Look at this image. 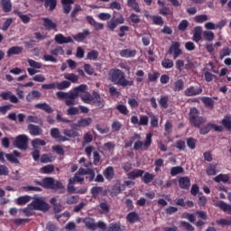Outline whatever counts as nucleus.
<instances>
[{
    "mask_svg": "<svg viewBox=\"0 0 231 231\" xmlns=\"http://www.w3.org/2000/svg\"><path fill=\"white\" fill-rule=\"evenodd\" d=\"M189 120L190 125L193 127H196L197 129H199V134L205 135L208 134L212 129L216 133H223V126L221 125H217L216 124L213 123H208L207 124V117L200 116H199V110L196 107H192L189 110ZM203 124H207L203 125Z\"/></svg>",
    "mask_w": 231,
    "mask_h": 231,
    "instance_id": "1",
    "label": "nucleus"
},
{
    "mask_svg": "<svg viewBox=\"0 0 231 231\" xmlns=\"http://www.w3.org/2000/svg\"><path fill=\"white\" fill-rule=\"evenodd\" d=\"M86 89H88L87 85H79V87L74 88L73 92L58 91L56 93V97L58 100H65V106L69 107L67 109V115L69 116H75L79 115V107L73 106H75V100L79 98V97L80 96V93H85Z\"/></svg>",
    "mask_w": 231,
    "mask_h": 231,
    "instance_id": "2",
    "label": "nucleus"
},
{
    "mask_svg": "<svg viewBox=\"0 0 231 231\" xmlns=\"http://www.w3.org/2000/svg\"><path fill=\"white\" fill-rule=\"evenodd\" d=\"M109 80L113 84L122 86V88H127V86H134V81L125 79V73L120 70V69H112L108 73Z\"/></svg>",
    "mask_w": 231,
    "mask_h": 231,
    "instance_id": "3",
    "label": "nucleus"
},
{
    "mask_svg": "<svg viewBox=\"0 0 231 231\" xmlns=\"http://www.w3.org/2000/svg\"><path fill=\"white\" fill-rule=\"evenodd\" d=\"M97 17L100 21H107L106 28L110 32H115L119 24H124V23H125V18H124L123 14H120L117 18L116 16H113L111 18V14L109 13H100Z\"/></svg>",
    "mask_w": 231,
    "mask_h": 231,
    "instance_id": "4",
    "label": "nucleus"
},
{
    "mask_svg": "<svg viewBox=\"0 0 231 231\" xmlns=\"http://www.w3.org/2000/svg\"><path fill=\"white\" fill-rule=\"evenodd\" d=\"M43 189H51V190H57L59 194H64L66 192V188L60 180H55L51 177H45L42 180Z\"/></svg>",
    "mask_w": 231,
    "mask_h": 231,
    "instance_id": "5",
    "label": "nucleus"
},
{
    "mask_svg": "<svg viewBox=\"0 0 231 231\" xmlns=\"http://www.w3.org/2000/svg\"><path fill=\"white\" fill-rule=\"evenodd\" d=\"M82 221L88 230H97V228L106 230L107 228V225H106L102 220L96 223L94 218L85 217Z\"/></svg>",
    "mask_w": 231,
    "mask_h": 231,
    "instance_id": "6",
    "label": "nucleus"
},
{
    "mask_svg": "<svg viewBox=\"0 0 231 231\" xmlns=\"http://www.w3.org/2000/svg\"><path fill=\"white\" fill-rule=\"evenodd\" d=\"M29 207H32L33 210H41L42 212H48L50 210V204L41 198L34 199Z\"/></svg>",
    "mask_w": 231,
    "mask_h": 231,
    "instance_id": "7",
    "label": "nucleus"
},
{
    "mask_svg": "<svg viewBox=\"0 0 231 231\" xmlns=\"http://www.w3.org/2000/svg\"><path fill=\"white\" fill-rule=\"evenodd\" d=\"M152 143V134L148 133L146 134L144 143L142 142L141 140L134 143V151H141L142 147H145L146 149H149Z\"/></svg>",
    "mask_w": 231,
    "mask_h": 231,
    "instance_id": "8",
    "label": "nucleus"
},
{
    "mask_svg": "<svg viewBox=\"0 0 231 231\" xmlns=\"http://www.w3.org/2000/svg\"><path fill=\"white\" fill-rule=\"evenodd\" d=\"M14 145L20 151H26L28 149V135H18L14 142Z\"/></svg>",
    "mask_w": 231,
    "mask_h": 231,
    "instance_id": "9",
    "label": "nucleus"
},
{
    "mask_svg": "<svg viewBox=\"0 0 231 231\" xmlns=\"http://www.w3.org/2000/svg\"><path fill=\"white\" fill-rule=\"evenodd\" d=\"M180 42H172L168 50L169 55H173V59L175 60L183 53V51L180 49Z\"/></svg>",
    "mask_w": 231,
    "mask_h": 231,
    "instance_id": "10",
    "label": "nucleus"
},
{
    "mask_svg": "<svg viewBox=\"0 0 231 231\" xmlns=\"http://www.w3.org/2000/svg\"><path fill=\"white\" fill-rule=\"evenodd\" d=\"M93 124V119L91 117H82L78 120L77 123H73L70 127L72 129H77V127H89Z\"/></svg>",
    "mask_w": 231,
    "mask_h": 231,
    "instance_id": "11",
    "label": "nucleus"
},
{
    "mask_svg": "<svg viewBox=\"0 0 231 231\" xmlns=\"http://www.w3.org/2000/svg\"><path fill=\"white\" fill-rule=\"evenodd\" d=\"M203 93V88L198 86H190L187 88L184 91L185 97H198Z\"/></svg>",
    "mask_w": 231,
    "mask_h": 231,
    "instance_id": "12",
    "label": "nucleus"
},
{
    "mask_svg": "<svg viewBox=\"0 0 231 231\" xmlns=\"http://www.w3.org/2000/svg\"><path fill=\"white\" fill-rule=\"evenodd\" d=\"M51 136L57 140L58 142H69V138L60 134V131L59 128H51Z\"/></svg>",
    "mask_w": 231,
    "mask_h": 231,
    "instance_id": "13",
    "label": "nucleus"
},
{
    "mask_svg": "<svg viewBox=\"0 0 231 231\" xmlns=\"http://www.w3.org/2000/svg\"><path fill=\"white\" fill-rule=\"evenodd\" d=\"M27 129L31 136H41V134H42L43 133L42 128H41V126L33 124L28 125Z\"/></svg>",
    "mask_w": 231,
    "mask_h": 231,
    "instance_id": "14",
    "label": "nucleus"
},
{
    "mask_svg": "<svg viewBox=\"0 0 231 231\" xmlns=\"http://www.w3.org/2000/svg\"><path fill=\"white\" fill-rule=\"evenodd\" d=\"M86 21L88 23V24H90V26H93L96 32H98V30H104V23L96 22L93 16L91 15L86 16Z\"/></svg>",
    "mask_w": 231,
    "mask_h": 231,
    "instance_id": "15",
    "label": "nucleus"
},
{
    "mask_svg": "<svg viewBox=\"0 0 231 231\" xmlns=\"http://www.w3.org/2000/svg\"><path fill=\"white\" fill-rule=\"evenodd\" d=\"M54 41L57 44H69V42H73V38L70 36L65 37L64 34L59 33L55 35Z\"/></svg>",
    "mask_w": 231,
    "mask_h": 231,
    "instance_id": "16",
    "label": "nucleus"
},
{
    "mask_svg": "<svg viewBox=\"0 0 231 231\" xmlns=\"http://www.w3.org/2000/svg\"><path fill=\"white\" fill-rule=\"evenodd\" d=\"M136 50L132 49H124L119 51L120 57H123L124 59H133L134 57H136Z\"/></svg>",
    "mask_w": 231,
    "mask_h": 231,
    "instance_id": "17",
    "label": "nucleus"
},
{
    "mask_svg": "<svg viewBox=\"0 0 231 231\" xmlns=\"http://www.w3.org/2000/svg\"><path fill=\"white\" fill-rule=\"evenodd\" d=\"M5 158L11 163H19L17 158H21V153L17 150H14L12 153H6Z\"/></svg>",
    "mask_w": 231,
    "mask_h": 231,
    "instance_id": "18",
    "label": "nucleus"
},
{
    "mask_svg": "<svg viewBox=\"0 0 231 231\" xmlns=\"http://www.w3.org/2000/svg\"><path fill=\"white\" fill-rule=\"evenodd\" d=\"M179 187L184 190H189V189H190V178L180 177L179 179Z\"/></svg>",
    "mask_w": 231,
    "mask_h": 231,
    "instance_id": "19",
    "label": "nucleus"
},
{
    "mask_svg": "<svg viewBox=\"0 0 231 231\" xmlns=\"http://www.w3.org/2000/svg\"><path fill=\"white\" fill-rule=\"evenodd\" d=\"M92 104H94V106H96V107L102 109L104 107V106H106V101H104V99H102V97H100L99 94H96L92 97Z\"/></svg>",
    "mask_w": 231,
    "mask_h": 231,
    "instance_id": "20",
    "label": "nucleus"
},
{
    "mask_svg": "<svg viewBox=\"0 0 231 231\" xmlns=\"http://www.w3.org/2000/svg\"><path fill=\"white\" fill-rule=\"evenodd\" d=\"M143 170L135 169L126 174L128 180H136V178H142L143 176Z\"/></svg>",
    "mask_w": 231,
    "mask_h": 231,
    "instance_id": "21",
    "label": "nucleus"
},
{
    "mask_svg": "<svg viewBox=\"0 0 231 231\" xmlns=\"http://www.w3.org/2000/svg\"><path fill=\"white\" fill-rule=\"evenodd\" d=\"M77 128H72V129H64L63 130V136H65V138H79V136H80V134H79L78 131H76Z\"/></svg>",
    "mask_w": 231,
    "mask_h": 231,
    "instance_id": "22",
    "label": "nucleus"
},
{
    "mask_svg": "<svg viewBox=\"0 0 231 231\" xmlns=\"http://www.w3.org/2000/svg\"><path fill=\"white\" fill-rule=\"evenodd\" d=\"M43 26L47 32H51V30H57V24L53 23L50 18H42Z\"/></svg>",
    "mask_w": 231,
    "mask_h": 231,
    "instance_id": "23",
    "label": "nucleus"
},
{
    "mask_svg": "<svg viewBox=\"0 0 231 231\" xmlns=\"http://www.w3.org/2000/svg\"><path fill=\"white\" fill-rule=\"evenodd\" d=\"M90 192L93 198H98L99 194H102V196H106V194H107V191L104 190V188L100 186L92 187V189H90Z\"/></svg>",
    "mask_w": 231,
    "mask_h": 231,
    "instance_id": "24",
    "label": "nucleus"
},
{
    "mask_svg": "<svg viewBox=\"0 0 231 231\" xmlns=\"http://www.w3.org/2000/svg\"><path fill=\"white\" fill-rule=\"evenodd\" d=\"M216 207H218L223 212H227V214H231V205L226 204V202L223 200L217 201L215 203Z\"/></svg>",
    "mask_w": 231,
    "mask_h": 231,
    "instance_id": "25",
    "label": "nucleus"
},
{
    "mask_svg": "<svg viewBox=\"0 0 231 231\" xmlns=\"http://www.w3.org/2000/svg\"><path fill=\"white\" fill-rule=\"evenodd\" d=\"M88 35H89V30L84 29L82 32H79L78 34L74 35L73 39L76 41V42H83Z\"/></svg>",
    "mask_w": 231,
    "mask_h": 231,
    "instance_id": "26",
    "label": "nucleus"
},
{
    "mask_svg": "<svg viewBox=\"0 0 231 231\" xmlns=\"http://www.w3.org/2000/svg\"><path fill=\"white\" fill-rule=\"evenodd\" d=\"M126 220L128 221V223H131L132 225L134 223H138V221H140V215H138V213L134 211H132L127 214Z\"/></svg>",
    "mask_w": 231,
    "mask_h": 231,
    "instance_id": "27",
    "label": "nucleus"
},
{
    "mask_svg": "<svg viewBox=\"0 0 231 231\" xmlns=\"http://www.w3.org/2000/svg\"><path fill=\"white\" fill-rule=\"evenodd\" d=\"M103 174L106 180H108L109 181H111V180L115 178V168H113V166L106 167L103 171Z\"/></svg>",
    "mask_w": 231,
    "mask_h": 231,
    "instance_id": "28",
    "label": "nucleus"
},
{
    "mask_svg": "<svg viewBox=\"0 0 231 231\" xmlns=\"http://www.w3.org/2000/svg\"><path fill=\"white\" fill-rule=\"evenodd\" d=\"M0 5L5 14L12 12V0H0Z\"/></svg>",
    "mask_w": 231,
    "mask_h": 231,
    "instance_id": "29",
    "label": "nucleus"
},
{
    "mask_svg": "<svg viewBox=\"0 0 231 231\" xmlns=\"http://www.w3.org/2000/svg\"><path fill=\"white\" fill-rule=\"evenodd\" d=\"M41 97V92H39L38 90H32L28 93V95L25 97V99L28 102H32V100H35V98L40 99Z\"/></svg>",
    "mask_w": 231,
    "mask_h": 231,
    "instance_id": "30",
    "label": "nucleus"
},
{
    "mask_svg": "<svg viewBox=\"0 0 231 231\" xmlns=\"http://www.w3.org/2000/svg\"><path fill=\"white\" fill-rule=\"evenodd\" d=\"M220 124L223 125V127H225L226 131H231V116L226 115L220 121Z\"/></svg>",
    "mask_w": 231,
    "mask_h": 231,
    "instance_id": "31",
    "label": "nucleus"
},
{
    "mask_svg": "<svg viewBox=\"0 0 231 231\" xmlns=\"http://www.w3.org/2000/svg\"><path fill=\"white\" fill-rule=\"evenodd\" d=\"M21 53H23V47L19 46L11 47L6 52L7 57H12V55H21Z\"/></svg>",
    "mask_w": 231,
    "mask_h": 231,
    "instance_id": "32",
    "label": "nucleus"
},
{
    "mask_svg": "<svg viewBox=\"0 0 231 231\" xmlns=\"http://www.w3.org/2000/svg\"><path fill=\"white\" fill-rule=\"evenodd\" d=\"M206 172L208 176H216L217 174V163H209Z\"/></svg>",
    "mask_w": 231,
    "mask_h": 231,
    "instance_id": "33",
    "label": "nucleus"
},
{
    "mask_svg": "<svg viewBox=\"0 0 231 231\" xmlns=\"http://www.w3.org/2000/svg\"><path fill=\"white\" fill-rule=\"evenodd\" d=\"M201 33H203V29L199 26L195 27L193 31V41L194 42H199L201 41Z\"/></svg>",
    "mask_w": 231,
    "mask_h": 231,
    "instance_id": "34",
    "label": "nucleus"
},
{
    "mask_svg": "<svg viewBox=\"0 0 231 231\" xmlns=\"http://www.w3.org/2000/svg\"><path fill=\"white\" fill-rule=\"evenodd\" d=\"M73 0H61V5L63 6V14H69L71 12V5H73Z\"/></svg>",
    "mask_w": 231,
    "mask_h": 231,
    "instance_id": "35",
    "label": "nucleus"
},
{
    "mask_svg": "<svg viewBox=\"0 0 231 231\" xmlns=\"http://www.w3.org/2000/svg\"><path fill=\"white\" fill-rule=\"evenodd\" d=\"M155 178V175L153 173H151L149 171H144L142 176V181H143L146 185H149Z\"/></svg>",
    "mask_w": 231,
    "mask_h": 231,
    "instance_id": "36",
    "label": "nucleus"
},
{
    "mask_svg": "<svg viewBox=\"0 0 231 231\" xmlns=\"http://www.w3.org/2000/svg\"><path fill=\"white\" fill-rule=\"evenodd\" d=\"M14 14L15 15H18V17L21 19V21H22V23H23V24H28V23H30V21H32L30 16H28L26 14H23V13L17 9L14 10Z\"/></svg>",
    "mask_w": 231,
    "mask_h": 231,
    "instance_id": "37",
    "label": "nucleus"
},
{
    "mask_svg": "<svg viewBox=\"0 0 231 231\" xmlns=\"http://www.w3.org/2000/svg\"><path fill=\"white\" fill-rule=\"evenodd\" d=\"M127 6L129 8H132L134 12H136L137 14H140L142 12V9H140V5H138V2L136 0H127Z\"/></svg>",
    "mask_w": 231,
    "mask_h": 231,
    "instance_id": "38",
    "label": "nucleus"
},
{
    "mask_svg": "<svg viewBox=\"0 0 231 231\" xmlns=\"http://www.w3.org/2000/svg\"><path fill=\"white\" fill-rule=\"evenodd\" d=\"M230 177L228 176V174L220 173L214 178V181H216V183H221V181L223 183H228Z\"/></svg>",
    "mask_w": 231,
    "mask_h": 231,
    "instance_id": "39",
    "label": "nucleus"
},
{
    "mask_svg": "<svg viewBox=\"0 0 231 231\" xmlns=\"http://www.w3.org/2000/svg\"><path fill=\"white\" fill-rule=\"evenodd\" d=\"M35 107H36V109H42V111H45V113H49V114L53 113V109L47 103L36 104Z\"/></svg>",
    "mask_w": 231,
    "mask_h": 231,
    "instance_id": "40",
    "label": "nucleus"
},
{
    "mask_svg": "<svg viewBox=\"0 0 231 231\" xmlns=\"http://www.w3.org/2000/svg\"><path fill=\"white\" fill-rule=\"evenodd\" d=\"M41 163H51L55 162V157L51 153H44L41 156Z\"/></svg>",
    "mask_w": 231,
    "mask_h": 231,
    "instance_id": "41",
    "label": "nucleus"
},
{
    "mask_svg": "<svg viewBox=\"0 0 231 231\" xmlns=\"http://www.w3.org/2000/svg\"><path fill=\"white\" fill-rule=\"evenodd\" d=\"M40 171L42 174H51V172H55V166L53 164H48L42 167Z\"/></svg>",
    "mask_w": 231,
    "mask_h": 231,
    "instance_id": "42",
    "label": "nucleus"
},
{
    "mask_svg": "<svg viewBox=\"0 0 231 231\" xmlns=\"http://www.w3.org/2000/svg\"><path fill=\"white\" fill-rule=\"evenodd\" d=\"M31 143L33 149H39L40 146L44 147V145H46V141L40 138H36L33 139Z\"/></svg>",
    "mask_w": 231,
    "mask_h": 231,
    "instance_id": "43",
    "label": "nucleus"
},
{
    "mask_svg": "<svg viewBox=\"0 0 231 231\" xmlns=\"http://www.w3.org/2000/svg\"><path fill=\"white\" fill-rule=\"evenodd\" d=\"M202 35H203V39L208 42H212V41L216 39V34H214V32L211 31H204Z\"/></svg>",
    "mask_w": 231,
    "mask_h": 231,
    "instance_id": "44",
    "label": "nucleus"
},
{
    "mask_svg": "<svg viewBox=\"0 0 231 231\" xmlns=\"http://www.w3.org/2000/svg\"><path fill=\"white\" fill-rule=\"evenodd\" d=\"M30 199H32V197L28 195L21 196L18 199H16V205H26V203H30Z\"/></svg>",
    "mask_w": 231,
    "mask_h": 231,
    "instance_id": "45",
    "label": "nucleus"
},
{
    "mask_svg": "<svg viewBox=\"0 0 231 231\" xmlns=\"http://www.w3.org/2000/svg\"><path fill=\"white\" fill-rule=\"evenodd\" d=\"M64 79L66 80H69V82H72V84H77V82H79V76L75 73L64 74Z\"/></svg>",
    "mask_w": 231,
    "mask_h": 231,
    "instance_id": "46",
    "label": "nucleus"
},
{
    "mask_svg": "<svg viewBox=\"0 0 231 231\" xmlns=\"http://www.w3.org/2000/svg\"><path fill=\"white\" fill-rule=\"evenodd\" d=\"M99 53L97 50H92L87 54V60H98Z\"/></svg>",
    "mask_w": 231,
    "mask_h": 231,
    "instance_id": "47",
    "label": "nucleus"
},
{
    "mask_svg": "<svg viewBox=\"0 0 231 231\" xmlns=\"http://www.w3.org/2000/svg\"><path fill=\"white\" fill-rule=\"evenodd\" d=\"M98 207L100 214H109V204L107 201L100 202Z\"/></svg>",
    "mask_w": 231,
    "mask_h": 231,
    "instance_id": "48",
    "label": "nucleus"
},
{
    "mask_svg": "<svg viewBox=\"0 0 231 231\" xmlns=\"http://www.w3.org/2000/svg\"><path fill=\"white\" fill-rule=\"evenodd\" d=\"M204 79L206 80V82H212V80H214V79H216V75L212 74L210 72V69H204Z\"/></svg>",
    "mask_w": 231,
    "mask_h": 231,
    "instance_id": "49",
    "label": "nucleus"
},
{
    "mask_svg": "<svg viewBox=\"0 0 231 231\" xmlns=\"http://www.w3.org/2000/svg\"><path fill=\"white\" fill-rule=\"evenodd\" d=\"M80 98L84 104H91L93 101V96L89 92H85L80 96Z\"/></svg>",
    "mask_w": 231,
    "mask_h": 231,
    "instance_id": "50",
    "label": "nucleus"
},
{
    "mask_svg": "<svg viewBox=\"0 0 231 231\" xmlns=\"http://www.w3.org/2000/svg\"><path fill=\"white\" fill-rule=\"evenodd\" d=\"M71 86V83L68 80H63L61 82H56V88L57 89H60L62 91V89H68Z\"/></svg>",
    "mask_w": 231,
    "mask_h": 231,
    "instance_id": "51",
    "label": "nucleus"
},
{
    "mask_svg": "<svg viewBox=\"0 0 231 231\" xmlns=\"http://www.w3.org/2000/svg\"><path fill=\"white\" fill-rule=\"evenodd\" d=\"M108 229L110 231H124L122 228V224L120 222H114L109 224Z\"/></svg>",
    "mask_w": 231,
    "mask_h": 231,
    "instance_id": "52",
    "label": "nucleus"
},
{
    "mask_svg": "<svg viewBox=\"0 0 231 231\" xmlns=\"http://www.w3.org/2000/svg\"><path fill=\"white\" fill-rule=\"evenodd\" d=\"M183 88H185V83L183 79H178L174 82L173 91H182Z\"/></svg>",
    "mask_w": 231,
    "mask_h": 231,
    "instance_id": "53",
    "label": "nucleus"
},
{
    "mask_svg": "<svg viewBox=\"0 0 231 231\" xmlns=\"http://www.w3.org/2000/svg\"><path fill=\"white\" fill-rule=\"evenodd\" d=\"M162 66L165 69H171V68H173L174 66V61H172V60L170 59H164L162 60Z\"/></svg>",
    "mask_w": 231,
    "mask_h": 231,
    "instance_id": "54",
    "label": "nucleus"
},
{
    "mask_svg": "<svg viewBox=\"0 0 231 231\" xmlns=\"http://www.w3.org/2000/svg\"><path fill=\"white\" fill-rule=\"evenodd\" d=\"M79 199L80 197L79 195H73L67 198L66 203L67 205H76V203H79Z\"/></svg>",
    "mask_w": 231,
    "mask_h": 231,
    "instance_id": "55",
    "label": "nucleus"
},
{
    "mask_svg": "<svg viewBox=\"0 0 231 231\" xmlns=\"http://www.w3.org/2000/svg\"><path fill=\"white\" fill-rule=\"evenodd\" d=\"M151 19L152 20L153 24L156 26H163V18L160 15H153L151 16Z\"/></svg>",
    "mask_w": 231,
    "mask_h": 231,
    "instance_id": "56",
    "label": "nucleus"
},
{
    "mask_svg": "<svg viewBox=\"0 0 231 231\" xmlns=\"http://www.w3.org/2000/svg\"><path fill=\"white\" fill-rule=\"evenodd\" d=\"M51 55L54 57H59V55H64V49L62 47L58 46L55 49L51 50Z\"/></svg>",
    "mask_w": 231,
    "mask_h": 231,
    "instance_id": "57",
    "label": "nucleus"
},
{
    "mask_svg": "<svg viewBox=\"0 0 231 231\" xmlns=\"http://www.w3.org/2000/svg\"><path fill=\"white\" fill-rule=\"evenodd\" d=\"M184 172L183 167L181 166H175L171 169V176H178V174H181Z\"/></svg>",
    "mask_w": 231,
    "mask_h": 231,
    "instance_id": "58",
    "label": "nucleus"
},
{
    "mask_svg": "<svg viewBox=\"0 0 231 231\" xmlns=\"http://www.w3.org/2000/svg\"><path fill=\"white\" fill-rule=\"evenodd\" d=\"M229 55H231L230 48L225 47L219 52V59L220 60H223L224 57H228Z\"/></svg>",
    "mask_w": 231,
    "mask_h": 231,
    "instance_id": "59",
    "label": "nucleus"
},
{
    "mask_svg": "<svg viewBox=\"0 0 231 231\" xmlns=\"http://www.w3.org/2000/svg\"><path fill=\"white\" fill-rule=\"evenodd\" d=\"M217 225L219 226H231V219L230 218H221L216 221Z\"/></svg>",
    "mask_w": 231,
    "mask_h": 231,
    "instance_id": "60",
    "label": "nucleus"
},
{
    "mask_svg": "<svg viewBox=\"0 0 231 231\" xmlns=\"http://www.w3.org/2000/svg\"><path fill=\"white\" fill-rule=\"evenodd\" d=\"M112 131L113 133H118V131H120V129H122V123H120V121L118 120H114L112 122Z\"/></svg>",
    "mask_w": 231,
    "mask_h": 231,
    "instance_id": "61",
    "label": "nucleus"
},
{
    "mask_svg": "<svg viewBox=\"0 0 231 231\" xmlns=\"http://www.w3.org/2000/svg\"><path fill=\"white\" fill-rule=\"evenodd\" d=\"M187 28H189V21L182 20L178 25L179 32H186Z\"/></svg>",
    "mask_w": 231,
    "mask_h": 231,
    "instance_id": "62",
    "label": "nucleus"
},
{
    "mask_svg": "<svg viewBox=\"0 0 231 231\" xmlns=\"http://www.w3.org/2000/svg\"><path fill=\"white\" fill-rule=\"evenodd\" d=\"M91 142H93V135L89 133H86L83 135V145H88V143H91Z\"/></svg>",
    "mask_w": 231,
    "mask_h": 231,
    "instance_id": "63",
    "label": "nucleus"
},
{
    "mask_svg": "<svg viewBox=\"0 0 231 231\" xmlns=\"http://www.w3.org/2000/svg\"><path fill=\"white\" fill-rule=\"evenodd\" d=\"M180 225L182 228H184V230L187 231H194V227L192 225H190V223L186 222V221H180Z\"/></svg>",
    "mask_w": 231,
    "mask_h": 231,
    "instance_id": "64",
    "label": "nucleus"
}]
</instances>
